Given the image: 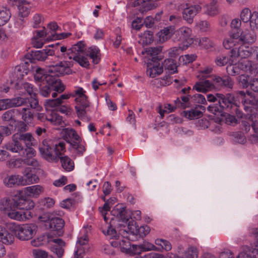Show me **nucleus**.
<instances>
[{"label": "nucleus", "mask_w": 258, "mask_h": 258, "mask_svg": "<svg viewBox=\"0 0 258 258\" xmlns=\"http://www.w3.org/2000/svg\"><path fill=\"white\" fill-rule=\"evenodd\" d=\"M73 61H61L55 64H52L49 66L46 72L41 68L37 67L35 70L34 80L39 86L47 84L50 81L53 74L54 76H63L71 74L72 72L71 68L73 66Z\"/></svg>", "instance_id": "1"}, {"label": "nucleus", "mask_w": 258, "mask_h": 258, "mask_svg": "<svg viewBox=\"0 0 258 258\" xmlns=\"http://www.w3.org/2000/svg\"><path fill=\"white\" fill-rule=\"evenodd\" d=\"M66 95L69 96V98L71 97L75 98L76 103L75 109L78 116L82 120H88V117L86 114L90 103L86 90L81 87L75 86L72 93Z\"/></svg>", "instance_id": "2"}, {"label": "nucleus", "mask_w": 258, "mask_h": 258, "mask_svg": "<svg viewBox=\"0 0 258 258\" xmlns=\"http://www.w3.org/2000/svg\"><path fill=\"white\" fill-rule=\"evenodd\" d=\"M12 230L17 239L21 241H27L35 236L37 226L34 223L14 224Z\"/></svg>", "instance_id": "3"}, {"label": "nucleus", "mask_w": 258, "mask_h": 258, "mask_svg": "<svg viewBox=\"0 0 258 258\" xmlns=\"http://www.w3.org/2000/svg\"><path fill=\"white\" fill-rule=\"evenodd\" d=\"M110 244L114 247H119L121 251L131 255H136L140 253L138 250V246L131 245L128 239L121 236L117 240L110 241Z\"/></svg>", "instance_id": "4"}, {"label": "nucleus", "mask_w": 258, "mask_h": 258, "mask_svg": "<svg viewBox=\"0 0 258 258\" xmlns=\"http://www.w3.org/2000/svg\"><path fill=\"white\" fill-rule=\"evenodd\" d=\"M176 35L178 37L177 40L180 41L183 49H186L191 43L193 39L191 37V29L187 27L183 26L175 31Z\"/></svg>", "instance_id": "5"}, {"label": "nucleus", "mask_w": 258, "mask_h": 258, "mask_svg": "<svg viewBox=\"0 0 258 258\" xmlns=\"http://www.w3.org/2000/svg\"><path fill=\"white\" fill-rule=\"evenodd\" d=\"M252 233L255 235V242L252 248L243 247L236 258H258V229H255Z\"/></svg>", "instance_id": "6"}, {"label": "nucleus", "mask_w": 258, "mask_h": 258, "mask_svg": "<svg viewBox=\"0 0 258 258\" xmlns=\"http://www.w3.org/2000/svg\"><path fill=\"white\" fill-rule=\"evenodd\" d=\"M202 11V7L199 3L185 4L182 12L183 19L188 24H191L194 17Z\"/></svg>", "instance_id": "7"}, {"label": "nucleus", "mask_w": 258, "mask_h": 258, "mask_svg": "<svg viewBox=\"0 0 258 258\" xmlns=\"http://www.w3.org/2000/svg\"><path fill=\"white\" fill-rule=\"evenodd\" d=\"M12 207L16 208L20 210L29 211L35 207L34 202L23 196H15L12 198Z\"/></svg>", "instance_id": "8"}, {"label": "nucleus", "mask_w": 258, "mask_h": 258, "mask_svg": "<svg viewBox=\"0 0 258 258\" xmlns=\"http://www.w3.org/2000/svg\"><path fill=\"white\" fill-rule=\"evenodd\" d=\"M18 136L20 141H23L26 146V148L25 149L26 155L29 157H34L36 155V151L31 147L33 145L35 141L34 138L33 137L30 133H16Z\"/></svg>", "instance_id": "9"}, {"label": "nucleus", "mask_w": 258, "mask_h": 258, "mask_svg": "<svg viewBox=\"0 0 258 258\" xmlns=\"http://www.w3.org/2000/svg\"><path fill=\"white\" fill-rule=\"evenodd\" d=\"M4 147L13 153H19L21 156H25V149L16 134L13 135L12 140L6 143Z\"/></svg>", "instance_id": "10"}, {"label": "nucleus", "mask_w": 258, "mask_h": 258, "mask_svg": "<svg viewBox=\"0 0 258 258\" xmlns=\"http://www.w3.org/2000/svg\"><path fill=\"white\" fill-rule=\"evenodd\" d=\"M238 94L241 99L244 109L246 111L249 110L252 107H256L258 109V100H256L255 97L251 93L248 92L239 91Z\"/></svg>", "instance_id": "11"}, {"label": "nucleus", "mask_w": 258, "mask_h": 258, "mask_svg": "<svg viewBox=\"0 0 258 258\" xmlns=\"http://www.w3.org/2000/svg\"><path fill=\"white\" fill-rule=\"evenodd\" d=\"M18 209L12 207L7 212V215L11 219L18 221H25L32 217V214L28 211H19Z\"/></svg>", "instance_id": "12"}, {"label": "nucleus", "mask_w": 258, "mask_h": 258, "mask_svg": "<svg viewBox=\"0 0 258 258\" xmlns=\"http://www.w3.org/2000/svg\"><path fill=\"white\" fill-rule=\"evenodd\" d=\"M240 36V32L238 30H232L229 33L227 37H225L223 41V46L227 49L236 47V44H239L238 38Z\"/></svg>", "instance_id": "13"}, {"label": "nucleus", "mask_w": 258, "mask_h": 258, "mask_svg": "<svg viewBox=\"0 0 258 258\" xmlns=\"http://www.w3.org/2000/svg\"><path fill=\"white\" fill-rule=\"evenodd\" d=\"M238 47H235L231 50V57L236 58H247L251 56V48L246 44H239Z\"/></svg>", "instance_id": "14"}, {"label": "nucleus", "mask_w": 258, "mask_h": 258, "mask_svg": "<svg viewBox=\"0 0 258 258\" xmlns=\"http://www.w3.org/2000/svg\"><path fill=\"white\" fill-rule=\"evenodd\" d=\"M23 88L30 96V99H28L29 106L32 108H36L37 110H39L38 101L36 98V89L34 88L33 86L29 83H25L23 84Z\"/></svg>", "instance_id": "15"}, {"label": "nucleus", "mask_w": 258, "mask_h": 258, "mask_svg": "<svg viewBox=\"0 0 258 258\" xmlns=\"http://www.w3.org/2000/svg\"><path fill=\"white\" fill-rule=\"evenodd\" d=\"M163 72V67L159 60H151L147 64V75L151 77L155 78Z\"/></svg>", "instance_id": "16"}, {"label": "nucleus", "mask_w": 258, "mask_h": 258, "mask_svg": "<svg viewBox=\"0 0 258 258\" xmlns=\"http://www.w3.org/2000/svg\"><path fill=\"white\" fill-rule=\"evenodd\" d=\"M64 225V220L59 217H52L50 220L46 222L45 226L52 231H56V234L60 235L61 231Z\"/></svg>", "instance_id": "17"}, {"label": "nucleus", "mask_w": 258, "mask_h": 258, "mask_svg": "<svg viewBox=\"0 0 258 258\" xmlns=\"http://www.w3.org/2000/svg\"><path fill=\"white\" fill-rule=\"evenodd\" d=\"M131 3L134 7H140L139 11L143 12L156 8L158 4L154 0H131Z\"/></svg>", "instance_id": "18"}, {"label": "nucleus", "mask_w": 258, "mask_h": 258, "mask_svg": "<svg viewBox=\"0 0 258 258\" xmlns=\"http://www.w3.org/2000/svg\"><path fill=\"white\" fill-rule=\"evenodd\" d=\"M22 185L37 183L39 181L38 177L33 173L32 168L27 167L23 172V176H21Z\"/></svg>", "instance_id": "19"}, {"label": "nucleus", "mask_w": 258, "mask_h": 258, "mask_svg": "<svg viewBox=\"0 0 258 258\" xmlns=\"http://www.w3.org/2000/svg\"><path fill=\"white\" fill-rule=\"evenodd\" d=\"M217 97L219 98V104L223 108H231L236 106L234 97L231 94H227L224 96L222 94L217 93Z\"/></svg>", "instance_id": "20"}, {"label": "nucleus", "mask_w": 258, "mask_h": 258, "mask_svg": "<svg viewBox=\"0 0 258 258\" xmlns=\"http://www.w3.org/2000/svg\"><path fill=\"white\" fill-rule=\"evenodd\" d=\"M199 255L198 249L194 246H190L184 250L181 256H178L169 253L167 256L170 258H198Z\"/></svg>", "instance_id": "21"}, {"label": "nucleus", "mask_w": 258, "mask_h": 258, "mask_svg": "<svg viewBox=\"0 0 258 258\" xmlns=\"http://www.w3.org/2000/svg\"><path fill=\"white\" fill-rule=\"evenodd\" d=\"M63 139L71 146L74 144L77 141H81V138L77 134L76 132L72 128H65L62 132Z\"/></svg>", "instance_id": "22"}, {"label": "nucleus", "mask_w": 258, "mask_h": 258, "mask_svg": "<svg viewBox=\"0 0 258 258\" xmlns=\"http://www.w3.org/2000/svg\"><path fill=\"white\" fill-rule=\"evenodd\" d=\"M49 242L53 243V244L51 247V250L54 253L58 258L61 257L64 253L63 247L65 246V243L59 238L50 239Z\"/></svg>", "instance_id": "23"}, {"label": "nucleus", "mask_w": 258, "mask_h": 258, "mask_svg": "<svg viewBox=\"0 0 258 258\" xmlns=\"http://www.w3.org/2000/svg\"><path fill=\"white\" fill-rule=\"evenodd\" d=\"M88 242V236L84 234L83 236H80L77 242V249L75 251V257L81 258L82 254L86 251V244Z\"/></svg>", "instance_id": "24"}, {"label": "nucleus", "mask_w": 258, "mask_h": 258, "mask_svg": "<svg viewBox=\"0 0 258 258\" xmlns=\"http://www.w3.org/2000/svg\"><path fill=\"white\" fill-rule=\"evenodd\" d=\"M195 84L193 87V89L196 90L199 92H206L212 90L214 88V85L213 83L206 79H202Z\"/></svg>", "instance_id": "25"}, {"label": "nucleus", "mask_w": 258, "mask_h": 258, "mask_svg": "<svg viewBox=\"0 0 258 258\" xmlns=\"http://www.w3.org/2000/svg\"><path fill=\"white\" fill-rule=\"evenodd\" d=\"M175 32V28L173 26H168L161 30L157 34L158 41L163 43L171 38L173 34Z\"/></svg>", "instance_id": "26"}, {"label": "nucleus", "mask_w": 258, "mask_h": 258, "mask_svg": "<svg viewBox=\"0 0 258 258\" xmlns=\"http://www.w3.org/2000/svg\"><path fill=\"white\" fill-rule=\"evenodd\" d=\"M54 51L49 48H46L42 50L33 51L32 56L34 59L39 61H43L46 59H49L48 56H52L54 55Z\"/></svg>", "instance_id": "27"}, {"label": "nucleus", "mask_w": 258, "mask_h": 258, "mask_svg": "<svg viewBox=\"0 0 258 258\" xmlns=\"http://www.w3.org/2000/svg\"><path fill=\"white\" fill-rule=\"evenodd\" d=\"M69 99V96L66 94H62L59 97L53 99H47L44 103V105L46 110L51 109L60 106L62 103L63 100Z\"/></svg>", "instance_id": "28"}, {"label": "nucleus", "mask_w": 258, "mask_h": 258, "mask_svg": "<svg viewBox=\"0 0 258 258\" xmlns=\"http://www.w3.org/2000/svg\"><path fill=\"white\" fill-rule=\"evenodd\" d=\"M44 191V187L39 184L28 186L24 188L25 193L31 198H38Z\"/></svg>", "instance_id": "29"}, {"label": "nucleus", "mask_w": 258, "mask_h": 258, "mask_svg": "<svg viewBox=\"0 0 258 258\" xmlns=\"http://www.w3.org/2000/svg\"><path fill=\"white\" fill-rule=\"evenodd\" d=\"M112 215L116 216L123 222H127L130 218L129 215L127 214L125 208L118 205L115 207L111 211Z\"/></svg>", "instance_id": "30"}, {"label": "nucleus", "mask_w": 258, "mask_h": 258, "mask_svg": "<svg viewBox=\"0 0 258 258\" xmlns=\"http://www.w3.org/2000/svg\"><path fill=\"white\" fill-rule=\"evenodd\" d=\"M255 40L256 36L249 30H245L240 32V36L238 38L239 44L253 43L255 42Z\"/></svg>", "instance_id": "31"}, {"label": "nucleus", "mask_w": 258, "mask_h": 258, "mask_svg": "<svg viewBox=\"0 0 258 258\" xmlns=\"http://www.w3.org/2000/svg\"><path fill=\"white\" fill-rule=\"evenodd\" d=\"M85 54L92 59V62L94 64L98 63L100 60L101 56L100 50L96 46H92L88 48Z\"/></svg>", "instance_id": "32"}, {"label": "nucleus", "mask_w": 258, "mask_h": 258, "mask_svg": "<svg viewBox=\"0 0 258 258\" xmlns=\"http://www.w3.org/2000/svg\"><path fill=\"white\" fill-rule=\"evenodd\" d=\"M56 76L53 74L47 84L50 85L52 90L58 93H61L64 90L65 86L59 79L55 77ZM57 76L58 77L59 76Z\"/></svg>", "instance_id": "33"}, {"label": "nucleus", "mask_w": 258, "mask_h": 258, "mask_svg": "<svg viewBox=\"0 0 258 258\" xmlns=\"http://www.w3.org/2000/svg\"><path fill=\"white\" fill-rule=\"evenodd\" d=\"M39 152L42 157L48 161L57 160V156L52 154L51 148L47 145L40 147Z\"/></svg>", "instance_id": "34"}, {"label": "nucleus", "mask_w": 258, "mask_h": 258, "mask_svg": "<svg viewBox=\"0 0 258 258\" xmlns=\"http://www.w3.org/2000/svg\"><path fill=\"white\" fill-rule=\"evenodd\" d=\"M216 84L220 87H224L229 89H232L234 83L232 79L228 76L224 78H221L217 76L215 77L213 79Z\"/></svg>", "instance_id": "35"}, {"label": "nucleus", "mask_w": 258, "mask_h": 258, "mask_svg": "<svg viewBox=\"0 0 258 258\" xmlns=\"http://www.w3.org/2000/svg\"><path fill=\"white\" fill-rule=\"evenodd\" d=\"M21 179V176L19 175L8 176L4 178V183L8 187H12L14 185H22Z\"/></svg>", "instance_id": "36"}, {"label": "nucleus", "mask_w": 258, "mask_h": 258, "mask_svg": "<svg viewBox=\"0 0 258 258\" xmlns=\"http://www.w3.org/2000/svg\"><path fill=\"white\" fill-rule=\"evenodd\" d=\"M31 6L29 3L27 1H22L18 5V15L24 17H27L30 14Z\"/></svg>", "instance_id": "37"}, {"label": "nucleus", "mask_w": 258, "mask_h": 258, "mask_svg": "<svg viewBox=\"0 0 258 258\" xmlns=\"http://www.w3.org/2000/svg\"><path fill=\"white\" fill-rule=\"evenodd\" d=\"M11 17L10 10L6 7L0 5V26L6 24Z\"/></svg>", "instance_id": "38"}, {"label": "nucleus", "mask_w": 258, "mask_h": 258, "mask_svg": "<svg viewBox=\"0 0 258 258\" xmlns=\"http://www.w3.org/2000/svg\"><path fill=\"white\" fill-rule=\"evenodd\" d=\"M85 54H80L79 55H74L73 56H69V58L71 59L72 57L73 59L78 62L81 67L84 68H89L90 63L87 55Z\"/></svg>", "instance_id": "39"}, {"label": "nucleus", "mask_w": 258, "mask_h": 258, "mask_svg": "<svg viewBox=\"0 0 258 258\" xmlns=\"http://www.w3.org/2000/svg\"><path fill=\"white\" fill-rule=\"evenodd\" d=\"M62 168L67 171H71L74 168L73 161L67 156L59 157Z\"/></svg>", "instance_id": "40"}, {"label": "nucleus", "mask_w": 258, "mask_h": 258, "mask_svg": "<svg viewBox=\"0 0 258 258\" xmlns=\"http://www.w3.org/2000/svg\"><path fill=\"white\" fill-rule=\"evenodd\" d=\"M60 28L58 26L56 23L55 22H51L49 23L47 25L46 31V34L48 35V37H47V41H50L53 40L52 39V35L54 34H57L56 31L58 30H59Z\"/></svg>", "instance_id": "41"}, {"label": "nucleus", "mask_w": 258, "mask_h": 258, "mask_svg": "<svg viewBox=\"0 0 258 258\" xmlns=\"http://www.w3.org/2000/svg\"><path fill=\"white\" fill-rule=\"evenodd\" d=\"M196 29L201 32H207L211 30V24L207 20H200L196 23Z\"/></svg>", "instance_id": "42"}, {"label": "nucleus", "mask_w": 258, "mask_h": 258, "mask_svg": "<svg viewBox=\"0 0 258 258\" xmlns=\"http://www.w3.org/2000/svg\"><path fill=\"white\" fill-rule=\"evenodd\" d=\"M71 50L74 54V55H79L85 54L87 50L84 42L80 41L74 44L71 48Z\"/></svg>", "instance_id": "43"}, {"label": "nucleus", "mask_w": 258, "mask_h": 258, "mask_svg": "<svg viewBox=\"0 0 258 258\" xmlns=\"http://www.w3.org/2000/svg\"><path fill=\"white\" fill-rule=\"evenodd\" d=\"M12 199L5 197L0 199V211H4L7 214V212L12 207Z\"/></svg>", "instance_id": "44"}, {"label": "nucleus", "mask_w": 258, "mask_h": 258, "mask_svg": "<svg viewBox=\"0 0 258 258\" xmlns=\"http://www.w3.org/2000/svg\"><path fill=\"white\" fill-rule=\"evenodd\" d=\"M102 232L108 236L111 241L117 240L118 238H120L121 236H120L117 234L116 231L110 226H107V229H102Z\"/></svg>", "instance_id": "45"}, {"label": "nucleus", "mask_w": 258, "mask_h": 258, "mask_svg": "<svg viewBox=\"0 0 258 258\" xmlns=\"http://www.w3.org/2000/svg\"><path fill=\"white\" fill-rule=\"evenodd\" d=\"M196 41L198 42L199 46L206 49L212 48L214 46L213 42L209 38L206 37L197 38L196 40Z\"/></svg>", "instance_id": "46"}, {"label": "nucleus", "mask_w": 258, "mask_h": 258, "mask_svg": "<svg viewBox=\"0 0 258 258\" xmlns=\"http://www.w3.org/2000/svg\"><path fill=\"white\" fill-rule=\"evenodd\" d=\"M47 120L55 125H61L62 122V116L55 112H51L50 114L47 115Z\"/></svg>", "instance_id": "47"}, {"label": "nucleus", "mask_w": 258, "mask_h": 258, "mask_svg": "<svg viewBox=\"0 0 258 258\" xmlns=\"http://www.w3.org/2000/svg\"><path fill=\"white\" fill-rule=\"evenodd\" d=\"M153 33L152 31H145L140 36L139 42L142 44H150L153 41Z\"/></svg>", "instance_id": "48"}, {"label": "nucleus", "mask_w": 258, "mask_h": 258, "mask_svg": "<svg viewBox=\"0 0 258 258\" xmlns=\"http://www.w3.org/2000/svg\"><path fill=\"white\" fill-rule=\"evenodd\" d=\"M184 115L186 118L189 119H195L202 117L203 112L200 110L198 108H196L189 111H184Z\"/></svg>", "instance_id": "49"}, {"label": "nucleus", "mask_w": 258, "mask_h": 258, "mask_svg": "<svg viewBox=\"0 0 258 258\" xmlns=\"http://www.w3.org/2000/svg\"><path fill=\"white\" fill-rule=\"evenodd\" d=\"M8 100L9 107L20 106L28 102V98L22 97H17Z\"/></svg>", "instance_id": "50"}, {"label": "nucleus", "mask_w": 258, "mask_h": 258, "mask_svg": "<svg viewBox=\"0 0 258 258\" xmlns=\"http://www.w3.org/2000/svg\"><path fill=\"white\" fill-rule=\"evenodd\" d=\"M22 118L24 121L27 123H31L33 120V114L29 110L28 108L24 107L22 109Z\"/></svg>", "instance_id": "51"}, {"label": "nucleus", "mask_w": 258, "mask_h": 258, "mask_svg": "<svg viewBox=\"0 0 258 258\" xmlns=\"http://www.w3.org/2000/svg\"><path fill=\"white\" fill-rule=\"evenodd\" d=\"M213 67L212 66H206L202 68L199 71V75L197 77L199 79H206L210 77V74L213 72Z\"/></svg>", "instance_id": "52"}, {"label": "nucleus", "mask_w": 258, "mask_h": 258, "mask_svg": "<svg viewBox=\"0 0 258 258\" xmlns=\"http://www.w3.org/2000/svg\"><path fill=\"white\" fill-rule=\"evenodd\" d=\"M240 66L238 63L232 64V62H229V64L226 68L227 73L231 76H235L240 73L241 70Z\"/></svg>", "instance_id": "53"}, {"label": "nucleus", "mask_w": 258, "mask_h": 258, "mask_svg": "<svg viewBox=\"0 0 258 258\" xmlns=\"http://www.w3.org/2000/svg\"><path fill=\"white\" fill-rule=\"evenodd\" d=\"M55 156H57V160L61 157L66 152L65 143L60 142L57 144H55L54 148Z\"/></svg>", "instance_id": "54"}, {"label": "nucleus", "mask_w": 258, "mask_h": 258, "mask_svg": "<svg viewBox=\"0 0 258 258\" xmlns=\"http://www.w3.org/2000/svg\"><path fill=\"white\" fill-rule=\"evenodd\" d=\"M14 236L10 232H9L8 230L4 234V236H2V237L0 238V241L3 243L7 245L12 244L14 242Z\"/></svg>", "instance_id": "55"}, {"label": "nucleus", "mask_w": 258, "mask_h": 258, "mask_svg": "<svg viewBox=\"0 0 258 258\" xmlns=\"http://www.w3.org/2000/svg\"><path fill=\"white\" fill-rule=\"evenodd\" d=\"M181 47V44H179V46L173 47L167 50L168 56L171 58H175L183 50Z\"/></svg>", "instance_id": "56"}, {"label": "nucleus", "mask_w": 258, "mask_h": 258, "mask_svg": "<svg viewBox=\"0 0 258 258\" xmlns=\"http://www.w3.org/2000/svg\"><path fill=\"white\" fill-rule=\"evenodd\" d=\"M155 243L166 251L170 250L172 248L170 242L165 239L157 238L155 240Z\"/></svg>", "instance_id": "57"}, {"label": "nucleus", "mask_w": 258, "mask_h": 258, "mask_svg": "<svg viewBox=\"0 0 258 258\" xmlns=\"http://www.w3.org/2000/svg\"><path fill=\"white\" fill-rule=\"evenodd\" d=\"M251 12L249 8H245L242 9L240 14V20L243 23H247L250 20Z\"/></svg>", "instance_id": "58"}, {"label": "nucleus", "mask_w": 258, "mask_h": 258, "mask_svg": "<svg viewBox=\"0 0 258 258\" xmlns=\"http://www.w3.org/2000/svg\"><path fill=\"white\" fill-rule=\"evenodd\" d=\"M161 50L162 49L160 47H151L146 50L145 53L147 56H151L152 57L151 60H156V55L161 51Z\"/></svg>", "instance_id": "59"}, {"label": "nucleus", "mask_w": 258, "mask_h": 258, "mask_svg": "<svg viewBox=\"0 0 258 258\" xmlns=\"http://www.w3.org/2000/svg\"><path fill=\"white\" fill-rule=\"evenodd\" d=\"M162 66L163 68L164 67L165 68V69L172 71L173 73L176 71V70H175L176 69V64H175L173 59L172 58L165 59Z\"/></svg>", "instance_id": "60"}, {"label": "nucleus", "mask_w": 258, "mask_h": 258, "mask_svg": "<svg viewBox=\"0 0 258 258\" xmlns=\"http://www.w3.org/2000/svg\"><path fill=\"white\" fill-rule=\"evenodd\" d=\"M229 62H230V59L228 56L223 55L217 56L215 60L216 65L219 67L224 66Z\"/></svg>", "instance_id": "61"}, {"label": "nucleus", "mask_w": 258, "mask_h": 258, "mask_svg": "<svg viewBox=\"0 0 258 258\" xmlns=\"http://www.w3.org/2000/svg\"><path fill=\"white\" fill-rule=\"evenodd\" d=\"M197 58V56L195 54H186L182 55L179 57V61L183 64H186L192 62Z\"/></svg>", "instance_id": "62"}, {"label": "nucleus", "mask_w": 258, "mask_h": 258, "mask_svg": "<svg viewBox=\"0 0 258 258\" xmlns=\"http://www.w3.org/2000/svg\"><path fill=\"white\" fill-rule=\"evenodd\" d=\"M33 257L34 258H49L47 252L40 249H34L32 251Z\"/></svg>", "instance_id": "63"}, {"label": "nucleus", "mask_w": 258, "mask_h": 258, "mask_svg": "<svg viewBox=\"0 0 258 258\" xmlns=\"http://www.w3.org/2000/svg\"><path fill=\"white\" fill-rule=\"evenodd\" d=\"M250 27L254 29L258 27V12L254 11L251 14L250 20L249 21Z\"/></svg>", "instance_id": "64"}]
</instances>
